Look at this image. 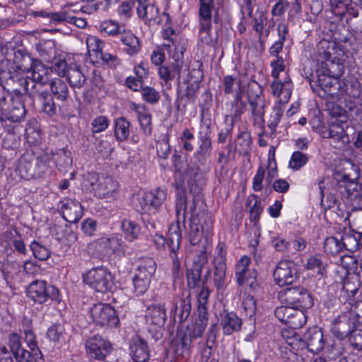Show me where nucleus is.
<instances>
[{
  "instance_id": "obj_1",
  "label": "nucleus",
  "mask_w": 362,
  "mask_h": 362,
  "mask_svg": "<svg viewBox=\"0 0 362 362\" xmlns=\"http://www.w3.org/2000/svg\"><path fill=\"white\" fill-rule=\"evenodd\" d=\"M18 68L23 71L30 73V76L21 78L19 84L30 98L38 97L42 103V110L49 117L57 115V109L52 95L45 90L43 86L48 83L52 69L37 60H33L28 56H22V62Z\"/></svg>"
},
{
  "instance_id": "obj_2",
  "label": "nucleus",
  "mask_w": 362,
  "mask_h": 362,
  "mask_svg": "<svg viewBox=\"0 0 362 362\" xmlns=\"http://www.w3.org/2000/svg\"><path fill=\"white\" fill-rule=\"evenodd\" d=\"M317 62L320 64L323 69V78H319L318 84L314 81H310L311 88L314 92L319 93L318 88L322 90L325 94L333 95V85L331 77L337 78L344 73V64L342 57L344 52L340 49L334 41L322 39L317 45Z\"/></svg>"
},
{
  "instance_id": "obj_3",
  "label": "nucleus",
  "mask_w": 362,
  "mask_h": 362,
  "mask_svg": "<svg viewBox=\"0 0 362 362\" xmlns=\"http://www.w3.org/2000/svg\"><path fill=\"white\" fill-rule=\"evenodd\" d=\"M189 175H194V184L190 187V192L193 194L192 204L187 207L189 217V240L192 245H196L202 238V234L206 236L210 235L213 221L211 218L204 212V201L202 196V185L204 180L199 169L194 168L189 169Z\"/></svg>"
},
{
  "instance_id": "obj_4",
  "label": "nucleus",
  "mask_w": 362,
  "mask_h": 362,
  "mask_svg": "<svg viewBox=\"0 0 362 362\" xmlns=\"http://www.w3.org/2000/svg\"><path fill=\"white\" fill-rule=\"evenodd\" d=\"M175 173L173 186L177 190L175 203V213L177 216V221L176 223H173L172 224H179V226H181L182 225L184 226V223L187 218V207H189L187 199L185 180V179L187 180L189 191L192 184L195 183L194 175L191 176L190 175H189L188 171L189 170V169L196 168L199 169V171L201 174L202 173L201 172L200 168L195 164L187 165V168H185L183 170L182 169V166H180V164L177 163H175ZM202 177L204 183H205L204 176H202ZM204 185V184H203L202 187ZM189 193L193 196V194L190 192Z\"/></svg>"
},
{
  "instance_id": "obj_5",
  "label": "nucleus",
  "mask_w": 362,
  "mask_h": 362,
  "mask_svg": "<svg viewBox=\"0 0 362 362\" xmlns=\"http://www.w3.org/2000/svg\"><path fill=\"white\" fill-rule=\"evenodd\" d=\"M25 342L30 350L22 346L21 337L16 333L8 336V346L18 362H33L42 359V354L40 350L33 332L30 329H24Z\"/></svg>"
},
{
  "instance_id": "obj_6",
  "label": "nucleus",
  "mask_w": 362,
  "mask_h": 362,
  "mask_svg": "<svg viewBox=\"0 0 362 362\" xmlns=\"http://www.w3.org/2000/svg\"><path fill=\"white\" fill-rule=\"evenodd\" d=\"M26 111L21 95L6 93L0 96V120L19 122L25 116Z\"/></svg>"
},
{
  "instance_id": "obj_7",
  "label": "nucleus",
  "mask_w": 362,
  "mask_h": 362,
  "mask_svg": "<svg viewBox=\"0 0 362 362\" xmlns=\"http://www.w3.org/2000/svg\"><path fill=\"white\" fill-rule=\"evenodd\" d=\"M247 95L251 107L253 124L259 128H262L264 124L265 100L262 87L256 83L249 84Z\"/></svg>"
},
{
  "instance_id": "obj_8",
  "label": "nucleus",
  "mask_w": 362,
  "mask_h": 362,
  "mask_svg": "<svg viewBox=\"0 0 362 362\" xmlns=\"http://www.w3.org/2000/svg\"><path fill=\"white\" fill-rule=\"evenodd\" d=\"M279 298L288 305L304 310L311 308L314 303L310 293L300 286L289 287L283 290L279 293Z\"/></svg>"
},
{
  "instance_id": "obj_9",
  "label": "nucleus",
  "mask_w": 362,
  "mask_h": 362,
  "mask_svg": "<svg viewBox=\"0 0 362 362\" xmlns=\"http://www.w3.org/2000/svg\"><path fill=\"white\" fill-rule=\"evenodd\" d=\"M83 281L98 292H106L114 286L112 274L105 267H95L83 274Z\"/></svg>"
},
{
  "instance_id": "obj_10",
  "label": "nucleus",
  "mask_w": 362,
  "mask_h": 362,
  "mask_svg": "<svg viewBox=\"0 0 362 362\" xmlns=\"http://www.w3.org/2000/svg\"><path fill=\"white\" fill-rule=\"evenodd\" d=\"M162 35L165 42L161 46L168 52L170 57L175 61V71L179 72L183 65L182 58L185 49L180 37L172 28H166L163 32Z\"/></svg>"
},
{
  "instance_id": "obj_11",
  "label": "nucleus",
  "mask_w": 362,
  "mask_h": 362,
  "mask_svg": "<svg viewBox=\"0 0 362 362\" xmlns=\"http://www.w3.org/2000/svg\"><path fill=\"white\" fill-rule=\"evenodd\" d=\"M28 296L34 302L42 304L48 299L58 300L59 291L52 285H48L45 281H33L28 288Z\"/></svg>"
},
{
  "instance_id": "obj_12",
  "label": "nucleus",
  "mask_w": 362,
  "mask_h": 362,
  "mask_svg": "<svg viewBox=\"0 0 362 362\" xmlns=\"http://www.w3.org/2000/svg\"><path fill=\"white\" fill-rule=\"evenodd\" d=\"M89 316L97 325L115 327L119 320L116 310L109 304L98 303L89 310Z\"/></svg>"
},
{
  "instance_id": "obj_13",
  "label": "nucleus",
  "mask_w": 362,
  "mask_h": 362,
  "mask_svg": "<svg viewBox=\"0 0 362 362\" xmlns=\"http://www.w3.org/2000/svg\"><path fill=\"white\" fill-rule=\"evenodd\" d=\"M181 237V226H179V224H171L169 227L168 245L170 251V257L173 259L172 274L175 281L181 279L183 276L176 253L180 248Z\"/></svg>"
},
{
  "instance_id": "obj_14",
  "label": "nucleus",
  "mask_w": 362,
  "mask_h": 362,
  "mask_svg": "<svg viewBox=\"0 0 362 362\" xmlns=\"http://www.w3.org/2000/svg\"><path fill=\"white\" fill-rule=\"evenodd\" d=\"M274 278L279 286L293 284L298 278L296 264L293 261H280L274 272Z\"/></svg>"
},
{
  "instance_id": "obj_15",
  "label": "nucleus",
  "mask_w": 362,
  "mask_h": 362,
  "mask_svg": "<svg viewBox=\"0 0 362 362\" xmlns=\"http://www.w3.org/2000/svg\"><path fill=\"white\" fill-rule=\"evenodd\" d=\"M87 353L91 358L104 361L112 351L111 344L100 336L89 338L86 342Z\"/></svg>"
},
{
  "instance_id": "obj_16",
  "label": "nucleus",
  "mask_w": 362,
  "mask_h": 362,
  "mask_svg": "<svg viewBox=\"0 0 362 362\" xmlns=\"http://www.w3.org/2000/svg\"><path fill=\"white\" fill-rule=\"evenodd\" d=\"M166 199V192L161 188H156L144 194L139 200L141 213H154Z\"/></svg>"
},
{
  "instance_id": "obj_17",
  "label": "nucleus",
  "mask_w": 362,
  "mask_h": 362,
  "mask_svg": "<svg viewBox=\"0 0 362 362\" xmlns=\"http://www.w3.org/2000/svg\"><path fill=\"white\" fill-rule=\"evenodd\" d=\"M92 178H96L95 183L91 182L96 196L99 198H107L111 197L118 188V182L112 177L93 175Z\"/></svg>"
},
{
  "instance_id": "obj_18",
  "label": "nucleus",
  "mask_w": 362,
  "mask_h": 362,
  "mask_svg": "<svg viewBox=\"0 0 362 362\" xmlns=\"http://www.w3.org/2000/svg\"><path fill=\"white\" fill-rule=\"evenodd\" d=\"M129 353L134 362H146L150 357L146 341L138 335H134L129 341Z\"/></svg>"
},
{
  "instance_id": "obj_19",
  "label": "nucleus",
  "mask_w": 362,
  "mask_h": 362,
  "mask_svg": "<svg viewBox=\"0 0 362 362\" xmlns=\"http://www.w3.org/2000/svg\"><path fill=\"white\" fill-rule=\"evenodd\" d=\"M302 341L312 353L320 352L325 345L323 333L317 327L309 328L303 335Z\"/></svg>"
},
{
  "instance_id": "obj_20",
  "label": "nucleus",
  "mask_w": 362,
  "mask_h": 362,
  "mask_svg": "<svg viewBox=\"0 0 362 362\" xmlns=\"http://www.w3.org/2000/svg\"><path fill=\"white\" fill-rule=\"evenodd\" d=\"M35 160L33 153H26L21 157L15 170L21 178L29 180L37 177Z\"/></svg>"
},
{
  "instance_id": "obj_21",
  "label": "nucleus",
  "mask_w": 362,
  "mask_h": 362,
  "mask_svg": "<svg viewBox=\"0 0 362 362\" xmlns=\"http://www.w3.org/2000/svg\"><path fill=\"white\" fill-rule=\"evenodd\" d=\"M356 326L349 314L346 313L333 320L331 331L336 337L342 339L348 337Z\"/></svg>"
},
{
  "instance_id": "obj_22",
  "label": "nucleus",
  "mask_w": 362,
  "mask_h": 362,
  "mask_svg": "<svg viewBox=\"0 0 362 362\" xmlns=\"http://www.w3.org/2000/svg\"><path fill=\"white\" fill-rule=\"evenodd\" d=\"M199 145L196 155L199 160H206L211 156L212 152L210 124H206L203 131L199 132Z\"/></svg>"
},
{
  "instance_id": "obj_23",
  "label": "nucleus",
  "mask_w": 362,
  "mask_h": 362,
  "mask_svg": "<svg viewBox=\"0 0 362 362\" xmlns=\"http://www.w3.org/2000/svg\"><path fill=\"white\" fill-rule=\"evenodd\" d=\"M62 216L67 222L76 223L83 214L81 204L75 199H65L62 202Z\"/></svg>"
},
{
  "instance_id": "obj_24",
  "label": "nucleus",
  "mask_w": 362,
  "mask_h": 362,
  "mask_svg": "<svg viewBox=\"0 0 362 362\" xmlns=\"http://www.w3.org/2000/svg\"><path fill=\"white\" fill-rule=\"evenodd\" d=\"M167 318L166 310L163 305H151L147 308L146 319L148 324L155 326V329H162Z\"/></svg>"
},
{
  "instance_id": "obj_25",
  "label": "nucleus",
  "mask_w": 362,
  "mask_h": 362,
  "mask_svg": "<svg viewBox=\"0 0 362 362\" xmlns=\"http://www.w3.org/2000/svg\"><path fill=\"white\" fill-rule=\"evenodd\" d=\"M327 137L332 139L334 147L337 148H344L350 139L348 134L345 132L341 124L332 123L329 125L327 131Z\"/></svg>"
},
{
  "instance_id": "obj_26",
  "label": "nucleus",
  "mask_w": 362,
  "mask_h": 362,
  "mask_svg": "<svg viewBox=\"0 0 362 362\" xmlns=\"http://www.w3.org/2000/svg\"><path fill=\"white\" fill-rule=\"evenodd\" d=\"M221 325L223 333L225 335H230L240 329L242 320L234 312L224 311L221 317Z\"/></svg>"
},
{
  "instance_id": "obj_27",
  "label": "nucleus",
  "mask_w": 362,
  "mask_h": 362,
  "mask_svg": "<svg viewBox=\"0 0 362 362\" xmlns=\"http://www.w3.org/2000/svg\"><path fill=\"white\" fill-rule=\"evenodd\" d=\"M52 72L49 74V81H48V83H49L51 92L53 96L57 100L62 102L66 101L69 97V89L66 82L60 78L52 79Z\"/></svg>"
},
{
  "instance_id": "obj_28",
  "label": "nucleus",
  "mask_w": 362,
  "mask_h": 362,
  "mask_svg": "<svg viewBox=\"0 0 362 362\" xmlns=\"http://www.w3.org/2000/svg\"><path fill=\"white\" fill-rule=\"evenodd\" d=\"M119 39L124 46V51L129 55L136 54L141 49L139 38L129 31L120 33Z\"/></svg>"
},
{
  "instance_id": "obj_29",
  "label": "nucleus",
  "mask_w": 362,
  "mask_h": 362,
  "mask_svg": "<svg viewBox=\"0 0 362 362\" xmlns=\"http://www.w3.org/2000/svg\"><path fill=\"white\" fill-rule=\"evenodd\" d=\"M100 245L103 246L107 250L114 253L124 254V244L122 236L113 235L111 237H103L98 240Z\"/></svg>"
},
{
  "instance_id": "obj_30",
  "label": "nucleus",
  "mask_w": 362,
  "mask_h": 362,
  "mask_svg": "<svg viewBox=\"0 0 362 362\" xmlns=\"http://www.w3.org/2000/svg\"><path fill=\"white\" fill-rule=\"evenodd\" d=\"M340 193L350 200L362 198V185L355 182H343L340 184Z\"/></svg>"
},
{
  "instance_id": "obj_31",
  "label": "nucleus",
  "mask_w": 362,
  "mask_h": 362,
  "mask_svg": "<svg viewBox=\"0 0 362 362\" xmlns=\"http://www.w3.org/2000/svg\"><path fill=\"white\" fill-rule=\"evenodd\" d=\"M192 310L191 296L187 292L186 296L177 300L175 303L174 311L180 319V322L185 321L190 315Z\"/></svg>"
},
{
  "instance_id": "obj_32",
  "label": "nucleus",
  "mask_w": 362,
  "mask_h": 362,
  "mask_svg": "<svg viewBox=\"0 0 362 362\" xmlns=\"http://www.w3.org/2000/svg\"><path fill=\"white\" fill-rule=\"evenodd\" d=\"M212 21L199 20V40L206 45L214 46L215 40L211 36Z\"/></svg>"
},
{
  "instance_id": "obj_33",
  "label": "nucleus",
  "mask_w": 362,
  "mask_h": 362,
  "mask_svg": "<svg viewBox=\"0 0 362 362\" xmlns=\"http://www.w3.org/2000/svg\"><path fill=\"white\" fill-rule=\"evenodd\" d=\"M147 0L138 1L137 13L139 16L148 23L156 21L158 15V9L154 5L146 3Z\"/></svg>"
},
{
  "instance_id": "obj_34",
  "label": "nucleus",
  "mask_w": 362,
  "mask_h": 362,
  "mask_svg": "<svg viewBox=\"0 0 362 362\" xmlns=\"http://www.w3.org/2000/svg\"><path fill=\"white\" fill-rule=\"evenodd\" d=\"M130 125V122L124 117H119L115 120L114 134L117 141H124L129 138Z\"/></svg>"
},
{
  "instance_id": "obj_35",
  "label": "nucleus",
  "mask_w": 362,
  "mask_h": 362,
  "mask_svg": "<svg viewBox=\"0 0 362 362\" xmlns=\"http://www.w3.org/2000/svg\"><path fill=\"white\" fill-rule=\"evenodd\" d=\"M64 74L73 88H81L86 83V78L78 66L69 67Z\"/></svg>"
},
{
  "instance_id": "obj_36",
  "label": "nucleus",
  "mask_w": 362,
  "mask_h": 362,
  "mask_svg": "<svg viewBox=\"0 0 362 362\" xmlns=\"http://www.w3.org/2000/svg\"><path fill=\"white\" fill-rule=\"evenodd\" d=\"M156 269V264L154 259L150 257L145 258L140 261L135 275L151 281Z\"/></svg>"
},
{
  "instance_id": "obj_37",
  "label": "nucleus",
  "mask_w": 362,
  "mask_h": 362,
  "mask_svg": "<svg viewBox=\"0 0 362 362\" xmlns=\"http://www.w3.org/2000/svg\"><path fill=\"white\" fill-rule=\"evenodd\" d=\"M250 259L247 256H243L236 263L235 275L238 285L242 286L245 283V274L252 271L249 269Z\"/></svg>"
},
{
  "instance_id": "obj_38",
  "label": "nucleus",
  "mask_w": 362,
  "mask_h": 362,
  "mask_svg": "<svg viewBox=\"0 0 362 362\" xmlns=\"http://www.w3.org/2000/svg\"><path fill=\"white\" fill-rule=\"evenodd\" d=\"M360 237L359 234L351 230L344 233L340 239L342 247L351 252L356 251L360 245Z\"/></svg>"
},
{
  "instance_id": "obj_39",
  "label": "nucleus",
  "mask_w": 362,
  "mask_h": 362,
  "mask_svg": "<svg viewBox=\"0 0 362 362\" xmlns=\"http://www.w3.org/2000/svg\"><path fill=\"white\" fill-rule=\"evenodd\" d=\"M272 94L279 98L278 103H285L288 102L291 96V90L287 88L284 85L279 81H274L271 84Z\"/></svg>"
},
{
  "instance_id": "obj_40",
  "label": "nucleus",
  "mask_w": 362,
  "mask_h": 362,
  "mask_svg": "<svg viewBox=\"0 0 362 362\" xmlns=\"http://www.w3.org/2000/svg\"><path fill=\"white\" fill-rule=\"evenodd\" d=\"M252 139L247 131L240 132L235 140V148L241 154L247 153L251 149Z\"/></svg>"
},
{
  "instance_id": "obj_41",
  "label": "nucleus",
  "mask_w": 362,
  "mask_h": 362,
  "mask_svg": "<svg viewBox=\"0 0 362 362\" xmlns=\"http://www.w3.org/2000/svg\"><path fill=\"white\" fill-rule=\"evenodd\" d=\"M52 154L53 164L59 168H66L71 165L72 158L71 152L61 149L57 153Z\"/></svg>"
},
{
  "instance_id": "obj_42",
  "label": "nucleus",
  "mask_w": 362,
  "mask_h": 362,
  "mask_svg": "<svg viewBox=\"0 0 362 362\" xmlns=\"http://www.w3.org/2000/svg\"><path fill=\"white\" fill-rule=\"evenodd\" d=\"M35 165L37 168V177L43 174L47 169L52 168L53 164L52 154L43 153L38 157H35Z\"/></svg>"
},
{
  "instance_id": "obj_43",
  "label": "nucleus",
  "mask_w": 362,
  "mask_h": 362,
  "mask_svg": "<svg viewBox=\"0 0 362 362\" xmlns=\"http://www.w3.org/2000/svg\"><path fill=\"white\" fill-rule=\"evenodd\" d=\"M214 0H199V20L212 21Z\"/></svg>"
},
{
  "instance_id": "obj_44",
  "label": "nucleus",
  "mask_w": 362,
  "mask_h": 362,
  "mask_svg": "<svg viewBox=\"0 0 362 362\" xmlns=\"http://www.w3.org/2000/svg\"><path fill=\"white\" fill-rule=\"evenodd\" d=\"M88 52L90 57H95L98 60L99 54L103 50V42L95 36H88L86 40Z\"/></svg>"
},
{
  "instance_id": "obj_45",
  "label": "nucleus",
  "mask_w": 362,
  "mask_h": 362,
  "mask_svg": "<svg viewBox=\"0 0 362 362\" xmlns=\"http://www.w3.org/2000/svg\"><path fill=\"white\" fill-rule=\"evenodd\" d=\"M192 337L187 334H180L176 342L175 352L177 356H185L189 354V349L192 344Z\"/></svg>"
},
{
  "instance_id": "obj_46",
  "label": "nucleus",
  "mask_w": 362,
  "mask_h": 362,
  "mask_svg": "<svg viewBox=\"0 0 362 362\" xmlns=\"http://www.w3.org/2000/svg\"><path fill=\"white\" fill-rule=\"evenodd\" d=\"M121 226L122 230L126 235V238L129 240L133 241L138 238L140 233V228L136 223L133 221L126 219L122 222Z\"/></svg>"
},
{
  "instance_id": "obj_47",
  "label": "nucleus",
  "mask_w": 362,
  "mask_h": 362,
  "mask_svg": "<svg viewBox=\"0 0 362 362\" xmlns=\"http://www.w3.org/2000/svg\"><path fill=\"white\" fill-rule=\"evenodd\" d=\"M226 268V263H214V281L217 288H221L224 285Z\"/></svg>"
},
{
  "instance_id": "obj_48",
  "label": "nucleus",
  "mask_w": 362,
  "mask_h": 362,
  "mask_svg": "<svg viewBox=\"0 0 362 362\" xmlns=\"http://www.w3.org/2000/svg\"><path fill=\"white\" fill-rule=\"evenodd\" d=\"M306 321L307 315L305 310L296 308L287 325L291 328L296 329L303 327L306 323Z\"/></svg>"
},
{
  "instance_id": "obj_49",
  "label": "nucleus",
  "mask_w": 362,
  "mask_h": 362,
  "mask_svg": "<svg viewBox=\"0 0 362 362\" xmlns=\"http://www.w3.org/2000/svg\"><path fill=\"white\" fill-rule=\"evenodd\" d=\"M283 112L282 104L278 103L274 106L268 122V127L271 129L272 134L275 133L276 127L281 119Z\"/></svg>"
},
{
  "instance_id": "obj_50",
  "label": "nucleus",
  "mask_w": 362,
  "mask_h": 362,
  "mask_svg": "<svg viewBox=\"0 0 362 362\" xmlns=\"http://www.w3.org/2000/svg\"><path fill=\"white\" fill-rule=\"evenodd\" d=\"M202 271L199 266H192L191 269H187V280L190 288H194L199 286L201 281Z\"/></svg>"
},
{
  "instance_id": "obj_51",
  "label": "nucleus",
  "mask_w": 362,
  "mask_h": 362,
  "mask_svg": "<svg viewBox=\"0 0 362 362\" xmlns=\"http://www.w3.org/2000/svg\"><path fill=\"white\" fill-rule=\"evenodd\" d=\"M296 309V308L294 306L288 305L286 306H280L276 308L274 314L281 322L288 325Z\"/></svg>"
},
{
  "instance_id": "obj_52",
  "label": "nucleus",
  "mask_w": 362,
  "mask_h": 362,
  "mask_svg": "<svg viewBox=\"0 0 362 362\" xmlns=\"http://www.w3.org/2000/svg\"><path fill=\"white\" fill-rule=\"evenodd\" d=\"M139 125L146 135H151L152 132V116L148 110L137 117Z\"/></svg>"
},
{
  "instance_id": "obj_53",
  "label": "nucleus",
  "mask_w": 362,
  "mask_h": 362,
  "mask_svg": "<svg viewBox=\"0 0 362 362\" xmlns=\"http://www.w3.org/2000/svg\"><path fill=\"white\" fill-rule=\"evenodd\" d=\"M308 160L307 155L300 151H295L293 153L289 160V167L293 170H299L305 165Z\"/></svg>"
},
{
  "instance_id": "obj_54",
  "label": "nucleus",
  "mask_w": 362,
  "mask_h": 362,
  "mask_svg": "<svg viewBox=\"0 0 362 362\" xmlns=\"http://www.w3.org/2000/svg\"><path fill=\"white\" fill-rule=\"evenodd\" d=\"M324 249L326 253L336 255L342 250L341 240L335 237L327 238L324 243Z\"/></svg>"
},
{
  "instance_id": "obj_55",
  "label": "nucleus",
  "mask_w": 362,
  "mask_h": 362,
  "mask_svg": "<svg viewBox=\"0 0 362 362\" xmlns=\"http://www.w3.org/2000/svg\"><path fill=\"white\" fill-rule=\"evenodd\" d=\"M30 249L34 257L40 260H46L50 256L49 250L37 241H33L30 244Z\"/></svg>"
},
{
  "instance_id": "obj_56",
  "label": "nucleus",
  "mask_w": 362,
  "mask_h": 362,
  "mask_svg": "<svg viewBox=\"0 0 362 362\" xmlns=\"http://www.w3.org/2000/svg\"><path fill=\"white\" fill-rule=\"evenodd\" d=\"M37 49L40 57L47 62H49L54 54V42L47 41L37 46Z\"/></svg>"
},
{
  "instance_id": "obj_57",
  "label": "nucleus",
  "mask_w": 362,
  "mask_h": 362,
  "mask_svg": "<svg viewBox=\"0 0 362 362\" xmlns=\"http://www.w3.org/2000/svg\"><path fill=\"white\" fill-rule=\"evenodd\" d=\"M348 337L351 345L354 349H362V326H356Z\"/></svg>"
},
{
  "instance_id": "obj_58",
  "label": "nucleus",
  "mask_w": 362,
  "mask_h": 362,
  "mask_svg": "<svg viewBox=\"0 0 362 362\" xmlns=\"http://www.w3.org/2000/svg\"><path fill=\"white\" fill-rule=\"evenodd\" d=\"M141 95L143 99L150 104H156L160 98L159 92L149 86L142 88Z\"/></svg>"
},
{
  "instance_id": "obj_59",
  "label": "nucleus",
  "mask_w": 362,
  "mask_h": 362,
  "mask_svg": "<svg viewBox=\"0 0 362 362\" xmlns=\"http://www.w3.org/2000/svg\"><path fill=\"white\" fill-rule=\"evenodd\" d=\"M110 124V119L103 115L96 117L91 122L92 132L93 134L104 132Z\"/></svg>"
},
{
  "instance_id": "obj_60",
  "label": "nucleus",
  "mask_w": 362,
  "mask_h": 362,
  "mask_svg": "<svg viewBox=\"0 0 362 362\" xmlns=\"http://www.w3.org/2000/svg\"><path fill=\"white\" fill-rule=\"evenodd\" d=\"M175 60H173V62L170 63L173 67L172 70H170L169 67L166 66L161 65L159 67L158 75L160 77V78L163 79L165 81V83H168V81H171L175 76V75H177L178 78L180 77V71L177 72L175 71ZM180 71H181V69H180Z\"/></svg>"
},
{
  "instance_id": "obj_61",
  "label": "nucleus",
  "mask_w": 362,
  "mask_h": 362,
  "mask_svg": "<svg viewBox=\"0 0 362 362\" xmlns=\"http://www.w3.org/2000/svg\"><path fill=\"white\" fill-rule=\"evenodd\" d=\"M100 28L101 32L105 33L109 35H116L122 33L120 27L115 21L109 20L105 21L100 23Z\"/></svg>"
},
{
  "instance_id": "obj_62",
  "label": "nucleus",
  "mask_w": 362,
  "mask_h": 362,
  "mask_svg": "<svg viewBox=\"0 0 362 362\" xmlns=\"http://www.w3.org/2000/svg\"><path fill=\"white\" fill-rule=\"evenodd\" d=\"M150 281V280L135 275L133 279L134 292L135 294L139 296L144 293L148 288Z\"/></svg>"
},
{
  "instance_id": "obj_63",
  "label": "nucleus",
  "mask_w": 362,
  "mask_h": 362,
  "mask_svg": "<svg viewBox=\"0 0 362 362\" xmlns=\"http://www.w3.org/2000/svg\"><path fill=\"white\" fill-rule=\"evenodd\" d=\"M348 313L356 326H362V301L352 305Z\"/></svg>"
},
{
  "instance_id": "obj_64",
  "label": "nucleus",
  "mask_w": 362,
  "mask_h": 362,
  "mask_svg": "<svg viewBox=\"0 0 362 362\" xmlns=\"http://www.w3.org/2000/svg\"><path fill=\"white\" fill-rule=\"evenodd\" d=\"M307 269H317V273L323 275L325 272V268L321 258L317 255L310 257L307 262Z\"/></svg>"
}]
</instances>
